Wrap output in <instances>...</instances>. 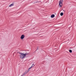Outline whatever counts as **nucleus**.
<instances>
[{
    "mask_svg": "<svg viewBox=\"0 0 76 76\" xmlns=\"http://www.w3.org/2000/svg\"><path fill=\"white\" fill-rule=\"evenodd\" d=\"M19 54H20V58L21 59H23L24 58H25L26 56V54H24V53H20L19 52Z\"/></svg>",
    "mask_w": 76,
    "mask_h": 76,
    "instance_id": "obj_1",
    "label": "nucleus"
},
{
    "mask_svg": "<svg viewBox=\"0 0 76 76\" xmlns=\"http://www.w3.org/2000/svg\"><path fill=\"white\" fill-rule=\"evenodd\" d=\"M63 0H61L60 1L59 4L61 7L62 6V5H63Z\"/></svg>",
    "mask_w": 76,
    "mask_h": 76,
    "instance_id": "obj_2",
    "label": "nucleus"
},
{
    "mask_svg": "<svg viewBox=\"0 0 76 76\" xmlns=\"http://www.w3.org/2000/svg\"><path fill=\"white\" fill-rule=\"evenodd\" d=\"M24 38H25V35H22L20 37V38L22 39H23Z\"/></svg>",
    "mask_w": 76,
    "mask_h": 76,
    "instance_id": "obj_3",
    "label": "nucleus"
},
{
    "mask_svg": "<svg viewBox=\"0 0 76 76\" xmlns=\"http://www.w3.org/2000/svg\"><path fill=\"white\" fill-rule=\"evenodd\" d=\"M55 16V15L54 14H53L51 16V17L52 18H54Z\"/></svg>",
    "mask_w": 76,
    "mask_h": 76,
    "instance_id": "obj_4",
    "label": "nucleus"
},
{
    "mask_svg": "<svg viewBox=\"0 0 76 76\" xmlns=\"http://www.w3.org/2000/svg\"><path fill=\"white\" fill-rule=\"evenodd\" d=\"M14 6V4H13V3H12V4H10L9 6V7H12V6Z\"/></svg>",
    "mask_w": 76,
    "mask_h": 76,
    "instance_id": "obj_5",
    "label": "nucleus"
},
{
    "mask_svg": "<svg viewBox=\"0 0 76 76\" xmlns=\"http://www.w3.org/2000/svg\"><path fill=\"white\" fill-rule=\"evenodd\" d=\"M61 16H63V12H61L60 13Z\"/></svg>",
    "mask_w": 76,
    "mask_h": 76,
    "instance_id": "obj_6",
    "label": "nucleus"
},
{
    "mask_svg": "<svg viewBox=\"0 0 76 76\" xmlns=\"http://www.w3.org/2000/svg\"><path fill=\"white\" fill-rule=\"evenodd\" d=\"M69 53H72V50H69Z\"/></svg>",
    "mask_w": 76,
    "mask_h": 76,
    "instance_id": "obj_7",
    "label": "nucleus"
},
{
    "mask_svg": "<svg viewBox=\"0 0 76 76\" xmlns=\"http://www.w3.org/2000/svg\"><path fill=\"white\" fill-rule=\"evenodd\" d=\"M24 54H26V55H28L29 54V53H24Z\"/></svg>",
    "mask_w": 76,
    "mask_h": 76,
    "instance_id": "obj_8",
    "label": "nucleus"
},
{
    "mask_svg": "<svg viewBox=\"0 0 76 76\" xmlns=\"http://www.w3.org/2000/svg\"><path fill=\"white\" fill-rule=\"evenodd\" d=\"M31 67V68L33 67H34V65H32Z\"/></svg>",
    "mask_w": 76,
    "mask_h": 76,
    "instance_id": "obj_9",
    "label": "nucleus"
},
{
    "mask_svg": "<svg viewBox=\"0 0 76 76\" xmlns=\"http://www.w3.org/2000/svg\"><path fill=\"white\" fill-rule=\"evenodd\" d=\"M31 68H32V67H30V68H29V70L30 69H31Z\"/></svg>",
    "mask_w": 76,
    "mask_h": 76,
    "instance_id": "obj_10",
    "label": "nucleus"
},
{
    "mask_svg": "<svg viewBox=\"0 0 76 76\" xmlns=\"http://www.w3.org/2000/svg\"><path fill=\"white\" fill-rule=\"evenodd\" d=\"M31 68H32V67H30V68H29V70L30 69H31Z\"/></svg>",
    "mask_w": 76,
    "mask_h": 76,
    "instance_id": "obj_11",
    "label": "nucleus"
},
{
    "mask_svg": "<svg viewBox=\"0 0 76 76\" xmlns=\"http://www.w3.org/2000/svg\"><path fill=\"white\" fill-rule=\"evenodd\" d=\"M38 50V48H37V49L36 50Z\"/></svg>",
    "mask_w": 76,
    "mask_h": 76,
    "instance_id": "obj_12",
    "label": "nucleus"
},
{
    "mask_svg": "<svg viewBox=\"0 0 76 76\" xmlns=\"http://www.w3.org/2000/svg\"><path fill=\"white\" fill-rule=\"evenodd\" d=\"M29 69H28V72H29Z\"/></svg>",
    "mask_w": 76,
    "mask_h": 76,
    "instance_id": "obj_13",
    "label": "nucleus"
},
{
    "mask_svg": "<svg viewBox=\"0 0 76 76\" xmlns=\"http://www.w3.org/2000/svg\"><path fill=\"white\" fill-rule=\"evenodd\" d=\"M63 10V11H64V12H65V11H64V10Z\"/></svg>",
    "mask_w": 76,
    "mask_h": 76,
    "instance_id": "obj_14",
    "label": "nucleus"
},
{
    "mask_svg": "<svg viewBox=\"0 0 76 76\" xmlns=\"http://www.w3.org/2000/svg\"><path fill=\"white\" fill-rule=\"evenodd\" d=\"M19 53V52H18V53Z\"/></svg>",
    "mask_w": 76,
    "mask_h": 76,
    "instance_id": "obj_15",
    "label": "nucleus"
}]
</instances>
